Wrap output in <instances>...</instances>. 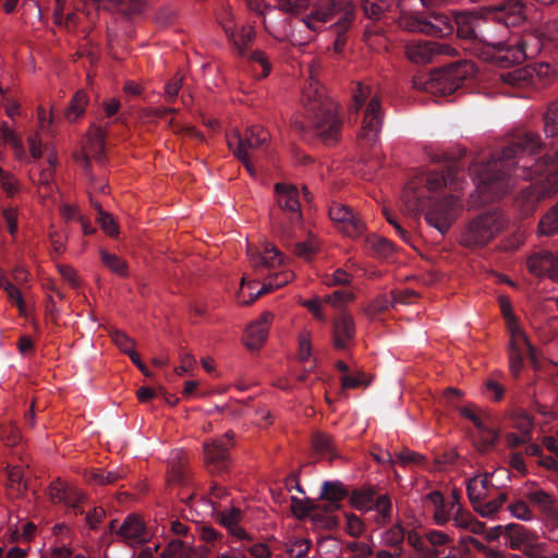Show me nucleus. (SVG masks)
<instances>
[{"label": "nucleus", "mask_w": 558, "mask_h": 558, "mask_svg": "<svg viewBox=\"0 0 558 558\" xmlns=\"http://www.w3.org/2000/svg\"><path fill=\"white\" fill-rule=\"evenodd\" d=\"M554 138L551 149L556 148L555 157L546 155L542 159H535L534 156L542 146L541 138L533 132H526L486 162H473L470 174L475 190L470 195L471 206L475 207L505 195L519 180H531L544 173L545 180L524 189L517 197V204L522 214L527 216L539 202L555 195L558 192V137Z\"/></svg>", "instance_id": "f257e3e1"}, {"label": "nucleus", "mask_w": 558, "mask_h": 558, "mask_svg": "<svg viewBox=\"0 0 558 558\" xmlns=\"http://www.w3.org/2000/svg\"><path fill=\"white\" fill-rule=\"evenodd\" d=\"M462 189L456 173H422L411 179L403 192L402 202L408 215L424 211L425 220L440 234H446L462 210V204L456 194Z\"/></svg>", "instance_id": "f03ea898"}, {"label": "nucleus", "mask_w": 558, "mask_h": 558, "mask_svg": "<svg viewBox=\"0 0 558 558\" xmlns=\"http://www.w3.org/2000/svg\"><path fill=\"white\" fill-rule=\"evenodd\" d=\"M319 65L312 63L308 65L310 81L303 90L304 121H294V125L300 129H308L316 132L325 142H332L340 128L337 118V105L325 97L315 75Z\"/></svg>", "instance_id": "7ed1b4c3"}, {"label": "nucleus", "mask_w": 558, "mask_h": 558, "mask_svg": "<svg viewBox=\"0 0 558 558\" xmlns=\"http://www.w3.org/2000/svg\"><path fill=\"white\" fill-rule=\"evenodd\" d=\"M449 0H398V24L409 32L425 33L430 36L444 37L454 29V20L440 14L430 13L424 17L418 8L433 9L447 3Z\"/></svg>", "instance_id": "20e7f679"}, {"label": "nucleus", "mask_w": 558, "mask_h": 558, "mask_svg": "<svg viewBox=\"0 0 558 558\" xmlns=\"http://www.w3.org/2000/svg\"><path fill=\"white\" fill-rule=\"evenodd\" d=\"M354 4L349 0H317L314 10L302 19V23L312 32L325 28L326 23L336 19L332 28L337 34L333 51L341 53L345 45L344 33L354 19Z\"/></svg>", "instance_id": "39448f33"}, {"label": "nucleus", "mask_w": 558, "mask_h": 558, "mask_svg": "<svg viewBox=\"0 0 558 558\" xmlns=\"http://www.w3.org/2000/svg\"><path fill=\"white\" fill-rule=\"evenodd\" d=\"M475 65L461 61L433 71L428 76H415L413 86L433 95L449 96L475 77Z\"/></svg>", "instance_id": "423d86ee"}, {"label": "nucleus", "mask_w": 558, "mask_h": 558, "mask_svg": "<svg viewBox=\"0 0 558 558\" xmlns=\"http://www.w3.org/2000/svg\"><path fill=\"white\" fill-rule=\"evenodd\" d=\"M145 0H56L54 20L58 24H76V13L73 10H83L92 19L94 13L100 9H110L123 4L128 13H140L145 7Z\"/></svg>", "instance_id": "0eeeda50"}, {"label": "nucleus", "mask_w": 558, "mask_h": 558, "mask_svg": "<svg viewBox=\"0 0 558 558\" xmlns=\"http://www.w3.org/2000/svg\"><path fill=\"white\" fill-rule=\"evenodd\" d=\"M508 218L499 209L485 211L470 220L460 236V243L470 248L482 247L505 230Z\"/></svg>", "instance_id": "6e6552de"}, {"label": "nucleus", "mask_w": 558, "mask_h": 558, "mask_svg": "<svg viewBox=\"0 0 558 558\" xmlns=\"http://www.w3.org/2000/svg\"><path fill=\"white\" fill-rule=\"evenodd\" d=\"M498 302L501 313L507 322V328L510 335V369L514 375H518L522 368L524 356L529 354L531 359H534V349L511 311L510 300L505 295H500Z\"/></svg>", "instance_id": "1a4fd4ad"}, {"label": "nucleus", "mask_w": 558, "mask_h": 558, "mask_svg": "<svg viewBox=\"0 0 558 558\" xmlns=\"http://www.w3.org/2000/svg\"><path fill=\"white\" fill-rule=\"evenodd\" d=\"M353 101L355 110L366 105L360 136L367 143H374L383 125V113L378 93L369 86L359 84L353 96Z\"/></svg>", "instance_id": "9d476101"}, {"label": "nucleus", "mask_w": 558, "mask_h": 558, "mask_svg": "<svg viewBox=\"0 0 558 558\" xmlns=\"http://www.w3.org/2000/svg\"><path fill=\"white\" fill-rule=\"evenodd\" d=\"M492 58L500 65L518 63L524 59L535 58L546 46L538 29L535 33L525 34L515 44L504 41L493 43Z\"/></svg>", "instance_id": "9b49d317"}, {"label": "nucleus", "mask_w": 558, "mask_h": 558, "mask_svg": "<svg viewBox=\"0 0 558 558\" xmlns=\"http://www.w3.org/2000/svg\"><path fill=\"white\" fill-rule=\"evenodd\" d=\"M268 140V132L259 125H254L248 128L244 135H241L238 132L229 135L228 145L236 158L245 165L250 174L255 177L256 171L253 168L251 159L256 150L266 145Z\"/></svg>", "instance_id": "f8f14e48"}, {"label": "nucleus", "mask_w": 558, "mask_h": 558, "mask_svg": "<svg viewBox=\"0 0 558 558\" xmlns=\"http://www.w3.org/2000/svg\"><path fill=\"white\" fill-rule=\"evenodd\" d=\"M257 8H251L252 11L256 12L259 16L263 17V23L266 31L278 40L290 39L292 34V29L289 23V20L283 16L281 10L276 5H269L264 0L256 4Z\"/></svg>", "instance_id": "ddd939ff"}, {"label": "nucleus", "mask_w": 558, "mask_h": 558, "mask_svg": "<svg viewBox=\"0 0 558 558\" xmlns=\"http://www.w3.org/2000/svg\"><path fill=\"white\" fill-rule=\"evenodd\" d=\"M408 58L414 63H428L440 56H451L456 49L447 43L412 40L405 46Z\"/></svg>", "instance_id": "4468645a"}, {"label": "nucleus", "mask_w": 558, "mask_h": 558, "mask_svg": "<svg viewBox=\"0 0 558 558\" xmlns=\"http://www.w3.org/2000/svg\"><path fill=\"white\" fill-rule=\"evenodd\" d=\"M506 474L507 471L500 469L492 473H480L470 478L466 484V492L473 507L475 504L494 495L495 490L502 485L499 478Z\"/></svg>", "instance_id": "2eb2a0df"}, {"label": "nucleus", "mask_w": 558, "mask_h": 558, "mask_svg": "<svg viewBox=\"0 0 558 558\" xmlns=\"http://www.w3.org/2000/svg\"><path fill=\"white\" fill-rule=\"evenodd\" d=\"M347 495L342 483L335 481H326L322 486L320 498L326 501L325 504H316L310 509L302 511V514L312 517L313 520L319 515V511L324 510L326 513H331L339 508V502Z\"/></svg>", "instance_id": "dca6fc26"}, {"label": "nucleus", "mask_w": 558, "mask_h": 558, "mask_svg": "<svg viewBox=\"0 0 558 558\" xmlns=\"http://www.w3.org/2000/svg\"><path fill=\"white\" fill-rule=\"evenodd\" d=\"M488 20H483L475 13H460L454 17V24L457 27L458 36L466 39H475L481 36V40H483L489 48L493 49V43L487 38L486 25L488 24Z\"/></svg>", "instance_id": "f3484780"}, {"label": "nucleus", "mask_w": 558, "mask_h": 558, "mask_svg": "<svg viewBox=\"0 0 558 558\" xmlns=\"http://www.w3.org/2000/svg\"><path fill=\"white\" fill-rule=\"evenodd\" d=\"M246 253L252 267L256 271L275 269L283 264L282 253L270 242L265 241L262 250L247 244Z\"/></svg>", "instance_id": "a211bd4d"}, {"label": "nucleus", "mask_w": 558, "mask_h": 558, "mask_svg": "<svg viewBox=\"0 0 558 558\" xmlns=\"http://www.w3.org/2000/svg\"><path fill=\"white\" fill-rule=\"evenodd\" d=\"M329 216L347 236L357 238L363 234L364 222L345 205L333 204L329 209Z\"/></svg>", "instance_id": "6ab92c4d"}, {"label": "nucleus", "mask_w": 558, "mask_h": 558, "mask_svg": "<svg viewBox=\"0 0 558 558\" xmlns=\"http://www.w3.org/2000/svg\"><path fill=\"white\" fill-rule=\"evenodd\" d=\"M526 266L532 275L558 282V252H536L527 258Z\"/></svg>", "instance_id": "aec40b11"}, {"label": "nucleus", "mask_w": 558, "mask_h": 558, "mask_svg": "<svg viewBox=\"0 0 558 558\" xmlns=\"http://www.w3.org/2000/svg\"><path fill=\"white\" fill-rule=\"evenodd\" d=\"M233 434L228 432L222 438L204 444V457L211 471L221 472L227 468L229 446Z\"/></svg>", "instance_id": "412c9836"}, {"label": "nucleus", "mask_w": 558, "mask_h": 558, "mask_svg": "<svg viewBox=\"0 0 558 558\" xmlns=\"http://www.w3.org/2000/svg\"><path fill=\"white\" fill-rule=\"evenodd\" d=\"M275 194L278 206L290 215L291 222H299L302 215L298 189L292 184L277 183L275 185Z\"/></svg>", "instance_id": "4be33fe9"}, {"label": "nucleus", "mask_w": 558, "mask_h": 558, "mask_svg": "<svg viewBox=\"0 0 558 558\" xmlns=\"http://www.w3.org/2000/svg\"><path fill=\"white\" fill-rule=\"evenodd\" d=\"M274 314L265 312L246 327L243 341L247 349L257 350L264 344Z\"/></svg>", "instance_id": "5701e85b"}, {"label": "nucleus", "mask_w": 558, "mask_h": 558, "mask_svg": "<svg viewBox=\"0 0 558 558\" xmlns=\"http://www.w3.org/2000/svg\"><path fill=\"white\" fill-rule=\"evenodd\" d=\"M507 533L512 548L522 550L529 557L537 555L542 542L536 539L534 533L520 524L507 525Z\"/></svg>", "instance_id": "b1692460"}, {"label": "nucleus", "mask_w": 558, "mask_h": 558, "mask_svg": "<svg viewBox=\"0 0 558 558\" xmlns=\"http://www.w3.org/2000/svg\"><path fill=\"white\" fill-rule=\"evenodd\" d=\"M123 542L131 546L140 545L148 541L149 533L140 517L130 514L117 530Z\"/></svg>", "instance_id": "393cba45"}, {"label": "nucleus", "mask_w": 558, "mask_h": 558, "mask_svg": "<svg viewBox=\"0 0 558 558\" xmlns=\"http://www.w3.org/2000/svg\"><path fill=\"white\" fill-rule=\"evenodd\" d=\"M105 133L106 132L102 128L96 125H93L88 131L82 155L77 159L85 169L88 168L90 158H94L99 162L102 160Z\"/></svg>", "instance_id": "a878e982"}, {"label": "nucleus", "mask_w": 558, "mask_h": 558, "mask_svg": "<svg viewBox=\"0 0 558 558\" xmlns=\"http://www.w3.org/2000/svg\"><path fill=\"white\" fill-rule=\"evenodd\" d=\"M49 497L52 502L64 504L66 507L72 508L75 513L78 512V504L84 499V494L75 486L56 482L49 488Z\"/></svg>", "instance_id": "bb28decb"}, {"label": "nucleus", "mask_w": 558, "mask_h": 558, "mask_svg": "<svg viewBox=\"0 0 558 558\" xmlns=\"http://www.w3.org/2000/svg\"><path fill=\"white\" fill-rule=\"evenodd\" d=\"M471 422L482 435V450L492 448L500 436V430L495 426L494 415L487 411H480L476 417Z\"/></svg>", "instance_id": "cd10ccee"}, {"label": "nucleus", "mask_w": 558, "mask_h": 558, "mask_svg": "<svg viewBox=\"0 0 558 558\" xmlns=\"http://www.w3.org/2000/svg\"><path fill=\"white\" fill-rule=\"evenodd\" d=\"M471 422L482 435V450L492 448L500 436V430L495 426L494 415L487 411H480L476 417Z\"/></svg>", "instance_id": "c85d7f7f"}, {"label": "nucleus", "mask_w": 558, "mask_h": 558, "mask_svg": "<svg viewBox=\"0 0 558 558\" xmlns=\"http://www.w3.org/2000/svg\"><path fill=\"white\" fill-rule=\"evenodd\" d=\"M203 546L195 548V558H205L211 551L220 549L225 543V536L211 526H202L198 531Z\"/></svg>", "instance_id": "c756f323"}, {"label": "nucleus", "mask_w": 558, "mask_h": 558, "mask_svg": "<svg viewBox=\"0 0 558 558\" xmlns=\"http://www.w3.org/2000/svg\"><path fill=\"white\" fill-rule=\"evenodd\" d=\"M294 278V275L292 271L290 270H283L279 274H277L275 277H271L269 278L263 286L260 289L258 290H254V288L252 287V283H247V288L250 290V298L248 299H241V296H239V301L242 303V304H250L252 303L254 300H256L259 295H263L265 293H268L275 289H278L280 287H283L284 284H287L288 282H290L292 279Z\"/></svg>", "instance_id": "7c9ffc66"}, {"label": "nucleus", "mask_w": 558, "mask_h": 558, "mask_svg": "<svg viewBox=\"0 0 558 558\" xmlns=\"http://www.w3.org/2000/svg\"><path fill=\"white\" fill-rule=\"evenodd\" d=\"M354 336V323L351 316L342 314L333 326V345L339 350L348 348Z\"/></svg>", "instance_id": "2f4dec72"}, {"label": "nucleus", "mask_w": 558, "mask_h": 558, "mask_svg": "<svg viewBox=\"0 0 558 558\" xmlns=\"http://www.w3.org/2000/svg\"><path fill=\"white\" fill-rule=\"evenodd\" d=\"M243 513L240 509L230 507L219 513V522L228 530V532L238 539H247L248 534L240 526Z\"/></svg>", "instance_id": "473e14b6"}, {"label": "nucleus", "mask_w": 558, "mask_h": 558, "mask_svg": "<svg viewBox=\"0 0 558 558\" xmlns=\"http://www.w3.org/2000/svg\"><path fill=\"white\" fill-rule=\"evenodd\" d=\"M534 70L530 69L529 65L523 68H517L511 71H507L500 74L501 81L515 89H533L532 76Z\"/></svg>", "instance_id": "72a5a7b5"}, {"label": "nucleus", "mask_w": 558, "mask_h": 558, "mask_svg": "<svg viewBox=\"0 0 558 558\" xmlns=\"http://www.w3.org/2000/svg\"><path fill=\"white\" fill-rule=\"evenodd\" d=\"M526 497L530 504L537 508L539 511L548 517H553L556 513V499L548 492L535 487L527 492Z\"/></svg>", "instance_id": "f704fd0d"}, {"label": "nucleus", "mask_w": 558, "mask_h": 558, "mask_svg": "<svg viewBox=\"0 0 558 558\" xmlns=\"http://www.w3.org/2000/svg\"><path fill=\"white\" fill-rule=\"evenodd\" d=\"M223 23V31L226 35L229 37V39L233 43V45L238 48L240 53L244 52V49L246 45L252 41V39L255 36V31L252 26L244 25L241 27V29L238 32L236 29H233L231 25L222 21Z\"/></svg>", "instance_id": "c9c22d12"}, {"label": "nucleus", "mask_w": 558, "mask_h": 558, "mask_svg": "<svg viewBox=\"0 0 558 558\" xmlns=\"http://www.w3.org/2000/svg\"><path fill=\"white\" fill-rule=\"evenodd\" d=\"M506 501L505 493L500 492L499 488L495 490L494 495L488 498L475 504L473 507L484 518L493 517Z\"/></svg>", "instance_id": "e433bc0d"}, {"label": "nucleus", "mask_w": 558, "mask_h": 558, "mask_svg": "<svg viewBox=\"0 0 558 558\" xmlns=\"http://www.w3.org/2000/svg\"><path fill=\"white\" fill-rule=\"evenodd\" d=\"M426 502L433 506L434 519L437 524L442 525L450 519V507L445 502L442 495L435 490L426 497Z\"/></svg>", "instance_id": "4c0bfd02"}, {"label": "nucleus", "mask_w": 558, "mask_h": 558, "mask_svg": "<svg viewBox=\"0 0 558 558\" xmlns=\"http://www.w3.org/2000/svg\"><path fill=\"white\" fill-rule=\"evenodd\" d=\"M99 255L105 267L111 272L120 277H126L129 275L128 263L123 258L104 248L99 251Z\"/></svg>", "instance_id": "58836bf2"}, {"label": "nucleus", "mask_w": 558, "mask_h": 558, "mask_svg": "<svg viewBox=\"0 0 558 558\" xmlns=\"http://www.w3.org/2000/svg\"><path fill=\"white\" fill-rule=\"evenodd\" d=\"M529 68L534 70V72L531 73L533 89L546 86L555 75L553 66L548 63L530 64Z\"/></svg>", "instance_id": "ea45409f"}, {"label": "nucleus", "mask_w": 558, "mask_h": 558, "mask_svg": "<svg viewBox=\"0 0 558 558\" xmlns=\"http://www.w3.org/2000/svg\"><path fill=\"white\" fill-rule=\"evenodd\" d=\"M88 104V97L84 90H78L73 96L68 109L65 110V119L69 122L76 121L83 116L85 108Z\"/></svg>", "instance_id": "a19ab883"}, {"label": "nucleus", "mask_w": 558, "mask_h": 558, "mask_svg": "<svg viewBox=\"0 0 558 558\" xmlns=\"http://www.w3.org/2000/svg\"><path fill=\"white\" fill-rule=\"evenodd\" d=\"M380 544L396 549L403 543L405 538V530L400 523H396L389 529L380 532Z\"/></svg>", "instance_id": "79ce46f5"}, {"label": "nucleus", "mask_w": 558, "mask_h": 558, "mask_svg": "<svg viewBox=\"0 0 558 558\" xmlns=\"http://www.w3.org/2000/svg\"><path fill=\"white\" fill-rule=\"evenodd\" d=\"M0 132L3 141L13 148L15 157L17 159L25 158L23 142L5 122L1 124Z\"/></svg>", "instance_id": "37998d69"}, {"label": "nucleus", "mask_w": 558, "mask_h": 558, "mask_svg": "<svg viewBox=\"0 0 558 558\" xmlns=\"http://www.w3.org/2000/svg\"><path fill=\"white\" fill-rule=\"evenodd\" d=\"M538 232L542 235H551L558 232V203L542 217Z\"/></svg>", "instance_id": "c03bdc74"}, {"label": "nucleus", "mask_w": 558, "mask_h": 558, "mask_svg": "<svg viewBox=\"0 0 558 558\" xmlns=\"http://www.w3.org/2000/svg\"><path fill=\"white\" fill-rule=\"evenodd\" d=\"M46 149L48 151L47 161H48L49 167L47 169H43L39 172L37 183L39 184L40 189L50 190L51 183L53 180V168L58 163V157H57V153L52 148L50 149L47 147Z\"/></svg>", "instance_id": "a18cd8bd"}, {"label": "nucleus", "mask_w": 558, "mask_h": 558, "mask_svg": "<svg viewBox=\"0 0 558 558\" xmlns=\"http://www.w3.org/2000/svg\"><path fill=\"white\" fill-rule=\"evenodd\" d=\"M538 32L546 48L558 47V19L547 21L538 28Z\"/></svg>", "instance_id": "49530a36"}, {"label": "nucleus", "mask_w": 558, "mask_h": 558, "mask_svg": "<svg viewBox=\"0 0 558 558\" xmlns=\"http://www.w3.org/2000/svg\"><path fill=\"white\" fill-rule=\"evenodd\" d=\"M373 511L376 512L375 522L384 524L391 519L392 505L386 495L376 498Z\"/></svg>", "instance_id": "de8ad7c7"}, {"label": "nucleus", "mask_w": 558, "mask_h": 558, "mask_svg": "<svg viewBox=\"0 0 558 558\" xmlns=\"http://www.w3.org/2000/svg\"><path fill=\"white\" fill-rule=\"evenodd\" d=\"M390 5L391 0H362L365 14L374 20L380 19Z\"/></svg>", "instance_id": "09e8293b"}, {"label": "nucleus", "mask_w": 558, "mask_h": 558, "mask_svg": "<svg viewBox=\"0 0 558 558\" xmlns=\"http://www.w3.org/2000/svg\"><path fill=\"white\" fill-rule=\"evenodd\" d=\"M506 426L517 429L520 434L530 436L533 423L526 413L515 411L510 415Z\"/></svg>", "instance_id": "8fccbe9b"}, {"label": "nucleus", "mask_w": 558, "mask_h": 558, "mask_svg": "<svg viewBox=\"0 0 558 558\" xmlns=\"http://www.w3.org/2000/svg\"><path fill=\"white\" fill-rule=\"evenodd\" d=\"M92 205L97 209L98 217L97 221L100 225L102 231L109 236H116L119 233V228L113 217L104 211L98 203L92 201Z\"/></svg>", "instance_id": "3c124183"}, {"label": "nucleus", "mask_w": 558, "mask_h": 558, "mask_svg": "<svg viewBox=\"0 0 558 558\" xmlns=\"http://www.w3.org/2000/svg\"><path fill=\"white\" fill-rule=\"evenodd\" d=\"M410 294H412V291L407 290L404 292H392L390 295H383L375 301L374 307L376 311L395 307L399 303H405V296Z\"/></svg>", "instance_id": "603ef678"}, {"label": "nucleus", "mask_w": 558, "mask_h": 558, "mask_svg": "<svg viewBox=\"0 0 558 558\" xmlns=\"http://www.w3.org/2000/svg\"><path fill=\"white\" fill-rule=\"evenodd\" d=\"M194 553L195 548L185 546L180 539L171 541L165 549L167 558H195Z\"/></svg>", "instance_id": "864d4df0"}, {"label": "nucleus", "mask_w": 558, "mask_h": 558, "mask_svg": "<svg viewBox=\"0 0 558 558\" xmlns=\"http://www.w3.org/2000/svg\"><path fill=\"white\" fill-rule=\"evenodd\" d=\"M284 546L288 558H301L307 554L310 542L306 538L298 537L289 539Z\"/></svg>", "instance_id": "5fc2aeb1"}, {"label": "nucleus", "mask_w": 558, "mask_h": 558, "mask_svg": "<svg viewBox=\"0 0 558 558\" xmlns=\"http://www.w3.org/2000/svg\"><path fill=\"white\" fill-rule=\"evenodd\" d=\"M278 7L286 13L300 14L312 5L314 10L315 2L317 0H276Z\"/></svg>", "instance_id": "6e6d98bb"}, {"label": "nucleus", "mask_w": 558, "mask_h": 558, "mask_svg": "<svg viewBox=\"0 0 558 558\" xmlns=\"http://www.w3.org/2000/svg\"><path fill=\"white\" fill-rule=\"evenodd\" d=\"M375 500L371 490L354 492L351 497L352 505L362 511H372Z\"/></svg>", "instance_id": "4d7b16f0"}, {"label": "nucleus", "mask_w": 558, "mask_h": 558, "mask_svg": "<svg viewBox=\"0 0 558 558\" xmlns=\"http://www.w3.org/2000/svg\"><path fill=\"white\" fill-rule=\"evenodd\" d=\"M7 475L8 487L12 490V493L20 495L26 488V483L23 480L24 475L22 470L17 466L8 468Z\"/></svg>", "instance_id": "13d9d810"}, {"label": "nucleus", "mask_w": 558, "mask_h": 558, "mask_svg": "<svg viewBox=\"0 0 558 558\" xmlns=\"http://www.w3.org/2000/svg\"><path fill=\"white\" fill-rule=\"evenodd\" d=\"M318 251V243L315 238L311 236L305 242H300L295 246V254L304 259H311Z\"/></svg>", "instance_id": "bf43d9fd"}, {"label": "nucleus", "mask_w": 558, "mask_h": 558, "mask_svg": "<svg viewBox=\"0 0 558 558\" xmlns=\"http://www.w3.org/2000/svg\"><path fill=\"white\" fill-rule=\"evenodd\" d=\"M452 517L457 526L466 529L472 523L473 517L470 513L463 512L460 502H454L450 507V518Z\"/></svg>", "instance_id": "052dcab7"}, {"label": "nucleus", "mask_w": 558, "mask_h": 558, "mask_svg": "<svg viewBox=\"0 0 558 558\" xmlns=\"http://www.w3.org/2000/svg\"><path fill=\"white\" fill-rule=\"evenodd\" d=\"M0 287L8 293L9 298L14 301L21 313H25V304L22 294L17 288L0 275Z\"/></svg>", "instance_id": "680f3d73"}, {"label": "nucleus", "mask_w": 558, "mask_h": 558, "mask_svg": "<svg viewBox=\"0 0 558 558\" xmlns=\"http://www.w3.org/2000/svg\"><path fill=\"white\" fill-rule=\"evenodd\" d=\"M366 242L369 247L381 256L389 255L393 250L392 243L378 235L367 238Z\"/></svg>", "instance_id": "e2e57ef3"}, {"label": "nucleus", "mask_w": 558, "mask_h": 558, "mask_svg": "<svg viewBox=\"0 0 558 558\" xmlns=\"http://www.w3.org/2000/svg\"><path fill=\"white\" fill-rule=\"evenodd\" d=\"M299 352L298 356L301 361H307L312 354L311 333L308 330H302L298 337Z\"/></svg>", "instance_id": "0e129e2a"}, {"label": "nucleus", "mask_w": 558, "mask_h": 558, "mask_svg": "<svg viewBox=\"0 0 558 558\" xmlns=\"http://www.w3.org/2000/svg\"><path fill=\"white\" fill-rule=\"evenodd\" d=\"M342 388H357L360 386H367L369 380L366 378L365 374L362 372H356L355 374H344L341 377Z\"/></svg>", "instance_id": "69168bd1"}, {"label": "nucleus", "mask_w": 558, "mask_h": 558, "mask_svg": "<svg viewBox=\"0 0 558 558\" xmlns=\"http://www.w3.org/2000/svg\"><path fill=\"white\" fill-rule=\"evenodd\" d=\"M0 437L8 446L16 445L21 439V433L13 424H3L0 428Z\"/></svg>", "instance_id": "338daca9"}, {"label": "nucleus", "mask_w": 558, "mask_h": 558, "mask_svg": "<svg viewBox=\"0 0 558 558\" xmlns=\"http://www.w3.org/2000/svg\"><path fill=\"white\" fill-rule=\"evenodd\" d=\"M509 511L514 518L519 520L530 521L533 518L531 509L523 500H519L509 505Z\"/></svg>", "instance_id": "774afa93"}]
</instances>
